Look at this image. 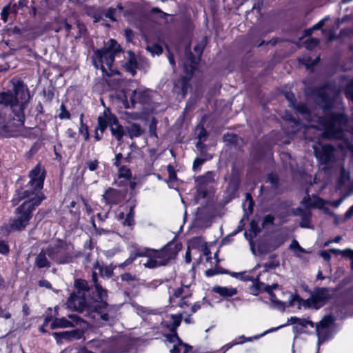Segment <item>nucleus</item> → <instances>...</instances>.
I'll list each match as a JSON object with an SVG mask.
<instances>
[{
  "label": "nucleus",
  "instance_id": "nucleus-1",
  "mask_svg": "<svg viewBox=\"0 0 353 353\" xmlns=\"http://www.w3.org/2000/svg\"><path fill=\"white\" fill-rule=\"evenodd\" d=\"M29 99V94L24 84L19 81L14 85V94L9 92L0 93V104L6 106L3 111L11 114L14 113L17 117L18 124L23 125V114L24 106Z\"/></svg>",
  "mask_w": 353,
  "mask_h": 353
},
{
  "label": "nucleus",
  "instance_id": "nucleus-2",
  "mask_svg": "<svg viewBox=\"0 0 353 353\" xmlns=\"http://www.w3.org/2000/svg\"><path fill=\"white\" fill-rule=\"evenodd\" d=\"M30 181L26 186L18 192L20 199H26L24 202H30L32 206H38L45 199L41 190L43 186L45 172L40 165H36L29 173Z\"/></svg>",
  "mask_w": 353,
  "mask_h": 353
},
{
  "label": "nucleus",
  "instance_id": "nucleus-3",
  "mask_svg": "<svg viewBox=\"0 0 353 353\" xmlns=\"http://www.w3.org/2000/svg\"><path fill=\"white\" fill-rule=\"evenodd\" d=\"M121 51L120 45L114 39H110L103 48L97 50L92 56V62L96 68H100L107 76L117 74L118 71L113 68L114 57Z\"/></svg>",
  "mask_w": 353,
  "mask_h": 353
},
{
  "label": "nucleus",
  "instance_id": "nucleus-4",
  "mask_svg": "<svg viewBox=\"0 0 353 353\" xmlns=\"http://www.w3.org/2000/svg\"><path fill=\"white\" fill-rule=\"evenodd\" d=\"M180 249V245L174 242L168 243L160 250L152 249L150 259H147L143 265L146 268H156L166 265L170 260L175 258Z\"/></svg>",
  "mask_w": 353,
  "mask_h": 353
},
{
  "label": "nucleus",
  "instance_id": "nucleus-5",
  "mask_svg": "<svg viewBox=\"0 0 353 353\" xmlns=\"http://www.w3.org/2000/svg\"><path fill=\"white\" fill-rule=\"evenodd\" d=\"M347 122V117L342 114H331L325 125L324 136L327 139H345V130Z\"/></svg>",
  "mask_w": 353,
  "mask_h": 353
},
{
  "label": "nucleus",
  "instance_id": "nucleus-6",
  "mask_svg": "<svg viewBox=\"0 0 353 353\" xmlns=\"http://www.w3.org/2000/svg\"><path fill=\"white\" fill-rule=\"evenodd\" d=\"M48 257L58 264L69 263L73 260L70 245L63 241H57L47 247Z\"/></svg>",
  "mask_w": 353,
  "mask_h": 353
},
{
  "label": "nucleus",
  "instance_id": "nucleus-7",
  "mask_svg": "<svg viewBox=\"0 0 353 353\" xmlns=\"http://www.w3.org/2000/svg\"><path fill=\"white\" fill-rule=\"evenodd\" d=\"M95 297L93 296L87 299L86 296L77 294H71L68 298L66 305L67 307L72 310L79 312H85V316H88L91 310L96 309L97 305H94Z\"/></svg>",
  "mask_w": 353,
  "mask_h": 353
},
{
  "label": "nucleus",
  "instance_id": "nucleus-8",
  "mask_svg": "<svg viewBox=\"0 0 353 353\" xmlns=\"http://www.w3.org/2000/svg\"><path fill=\"white\" fill-rule=\"evenodd\" d=\"M35 207L30 202H23L16 209L17 218L10 223V229L12 230H23L28 224L32 217V212Z\"/></svg>",
  "mask_w": 353,
  "mask_h": 353
},
{
  "label": "nucleus",
  "instance_id": "nucleus-9",
  "mask_svg": "<svg viewBox=\"0 0 353 353\" xmlns=\"http://www.w3.org/2000/svg\"><path fill=\"white\" fill-rule=\"evenodd\" d=\"M97 298L94 299V305H97L96 309L91 310L89 312L88 317L93 320H97L99 319L108 321L109 320V315L107 313H104L102 310L105 309L108 304L105 301L107 297V292L102 288L101 286H97Z\"/></svg>",
  "mask_w": 353,
  "mask_h": 353
},
{
  "label": "nucleus",
  "instance_id": "nucleus-10",
  "mask_svg": "<svg viewBox=\"0 0 353 353\" xmlns=\"http://www.w3.org/2000/svg\"><path fill=\"white\" fill-rule=\"evenodd\" d=\"M186 61L184 63V70L188 77H182L177 83V85L181 87V92L185 95L189 87V81L193 74L194 70L196 68L198 61L196 60L194 54L190 52V47L185 50Z\"/></svg>",
  "mask_w": 353,
  "mask_h": 353
},
{
  "label": "nucleus",
  "instance_id": "nucleus-11",
  "mask_svg": "<svg viewBox=\"0 0 353 353\" xmlns=\"http://www.w3.org/2000/svg\"><path fill=\"white\" fill-rule=\"evenodd\" d=\"M313 149L321 164H329L335 161V149L331 145L316 143L313 145Z\"/></svg>",
  "mask_w": 353,
  "mask_h": 353
},
{
  "label": "nucleus",
  "instance_id": "nucleus-12",
  "mask_svg": "<svg viewBox=\"0 0 353 353\" xmlns=\"http://www.w3.org/2000/svg\"><path fill=\"white\" fill-rule=\"evenodd\" d=\"M17 117L11 118V114L0 112V137H10L14 135L15 128L22 125L18 124Z\"/></svg>",
  "mask_w": 353,
  "mask_h": 353
},
{
  "label": "nucleus",
  "instance_id": "nucleus-13",
  "mask_svg": "<svg viewBox=\"0 0 353 353\" xmlns=\"http://www.w3.org/2000/svg\"><path fill=\"white\" fill-rule=\"evenodd\" d=\"M331 298L330 291L327 288H317L312 296L307 299L306 303L309 307L316 309L323 305Z\"/></svg>",
  "mask_w": 353,
  "mask_h": 353
},
{
  "label": "nucleus",
  "instance_id": "nucleus-14",
  "mask_svg": "<svg viewBox=\"0 0 353 353\" xmlns=\"http://www.w3.org/2000/svg\"><path fill=\"white\" fill-rule=\"evenodd\" d=\"M316 102L320 104L323 108L329 109L332 105V97L333 93L331 92L330 87L325 85L318 88L314 91Z\"/></svg>",
  "mask_w": 353,
  "mask_h": 353
},
{
  "label": "nucleus",
  "instance_id": "nucleus-15",
  "mask_svg": "<svg viewBox=\"0 0 353 353\" xmlns=\"http://www.w3.org/2000/svg\"><path fill=\"white\" fill-rule=\"evenodd\" d=\"M152 92L148 89H143L139 88L134 90L130 96L131 107L134 108L136 103H140L142 105L148 104L151 99ZM125 108H130L129 105H126Z\"/></svg>",
  "mask_w": 353,
  "mask_h": 353
},
{
  "label": "nucleus",
  "instance_id": "nucleus-16",
  "mask_svg": "<svg viewBox=\"0 0 353 353\" xmlns=\"http://www.w3.org/2000/svg\"><path fill=\"white\" fill-rule=\"evenodd\" d=\"M66 317L56 318L51 323V328L73 327L81 323L83 320L77 314H69Z\"/></svg>",
  "mask_w": 353,
  "mask_h": 353
},
{
  "label": "nucleus",
  "instance_id": "nucleus-17",
  "mask_svg": "<svg viewBox=\"0 0 353 353\" xmlns=\"http://www.w3.org/2000/svg\"><path fill=\"white\" fill-rule=\"evenodd\" d=\"M53 336L58 343L62 340L70 341L72 339H80L83 336V332L79 329L70 331H63L53 333Z\"/></svg>",
  "mask_w": 353,
  "mask_h": 353
},
{
  "label": "nucleus",
  "instance_id": "nucleus-18",
  "mask_svg": "<svg viewBox=\"0 0 353 353\" xmlns=\"http://www.w3.org/2000/svg\"><path fill=\"white\" fill-rule=\"evenodd\" d=\"M103 198L106 204L115 205L122 200L123 195L121 191L110 188L105 191Z\"/></svg>",
  "mask_w": 353,
  "mask_h": 353
},
{
  "label": "nucleus",
  "instance_id": "nucleus-19",
  "mask_svg": "<svg viewBox=\"0 0 353 353\" xmlns=\"http://www.w3.org/2000/svg\"><path fill=\"white\" fill-rule=\"evenodd\" d=\"M152 249L147 248H137L130 253V256L119 266L124 267L132 263L137 257L145 256L150 259V255Z\"/></svg>",
  "mask_w": 353,
  "mask_h": 353
},
{
  "label": "nucleus",
  "instance_id": "nucleus-20",
  "mask_svg": "<svg viewBox=\"0 0 353 353\" xmlns=\"http://www.w3.org/2000/svg\"><path fill=\"white\" fill-rule=\"evenodd\" d=\"M294 214L299 216L301 218V221L300 222V226L303 228H310V219H311V212L307 208H297L294 210Z\"/></svg>",
  "mask_w": 353,
  "mask_h": 353
},
{
  "label": "nucleus",
  "instance_id": "nucleus-21",
  "mask_svg": "<svg viewBox=\"0 0 353 353\" xmlns=\"http://www.w3.org/2000/svg\"><path fill=\"white\" fill-rule=\"evenodd\" d=\"M48 256V251L47 248L42 249L35 257L34 265L39 269L49 268L51 266V262Z\"/></svg>",
  "mask_w": 353,
  "mask_h": 353
},
{
  "label": "nucleus",
  "instance_id": "nucleus-22",
  "mask_svg": "<svg viewBox=\"0 0 353 353\" xmlns=\"http://www.w3.org/2000/svg\"><path fill=\"white\" fill-rule=\"evenodd\" d=\"M353 215V205L345 214V219H349ZM332 252L338 253L340 252L343 256L348 257L351 259V269L353 270V250L347 248L343 250H339L336 249H332L330 250Z\"/></svg>",
  "mask_w": 353,
  "mask_h": 353
},
{
  "label": "nucleus",
  "instance_id": "nucleus-23",
  "mask_svg": "<svg viewBox=\"0 0 353 353\" xmlns=\"http://www.w3.org/2000/svg\"><path fill=\"white\" fill-rule=\"evenodd\" d=\"M128 59L127 61L124 63L123 66L126 71L130 72L132 76L136 74V70L137 68V62L135 58L134 54L131 52H128Z\"/></svg>",
  "mask_w": 353,
  "mask_h": 353
},
{
  "label": "nucleus",
  "instance_id": "nucleus-24",
  "mask_svg": "<svg viewBox=\"0 0 353 353\" xmlns=\"http://www.w3.org/2000/svg\"><path fill=\"white\" fill-rule=\"evenodd\" d=\"M75 290L72 294H77L86 296L89 294V287L88 283L83 279H77L74 281Z\"/></svg>",
  "mask_w": 353,
  "mask_h": 353
},
{
  "label": "nucleus",
  "instance_id": "nucleus-25",
  "mask_svg": "<svg viewBox=\"0 0 353 353\" xmlns=\"http://www.w3.org/2000/svg\"><path fill=\"white\" fill-rule=\"evenodd\" d=\"M125 131L131 139L139 137L143 133V130L141 129L139 124L135 123H129L128 126L125 127Z\"/></svg>",
  "mask_w": 353,
  "mask_h": 353
},
{
  "label": "nucleus",
  "instance_id": "nucleus-26",
  "mask_svg": "<svg viewBox=\"0 0 353 353\" xmlns=\"http://www.w3.org/2000/svg\"><path fill=\"white\" fill-rule=\"evenodd\" d=\"M212 291L224 297H230L237 294L236 288L232 287L214 286Z\"/></svg>",
  "mask_w": 353,
  "mask_h": 353
},
{
  "label": "nucleus",
  "instance_id": "nucleus-27",
  "mask_svg": "<svg viewBox=\"0 0 353 353\" xmlns=\"http://www.w3.org/2000/svg\"><path fill=\"white\" fill-rule=\"evenodd\" d=\"M334 321L332 316H325L316 325V332L320 337L323 332L324 329L327 328Z\"/></svg>",
  "mask_w": 353,
  "mask_h": 353
},
{
  "label": "nucleus",
  "instance_id": "nucleus-28",
  "mask_svg": "<svg viewBox=\"0 0 353 353\" xmlns=\"http://www.w3.org/2000/svg\"><path fill=\"white\" fill-rule=\"evenodd\" d=\"M17 3H14L12 5H8L5 6L1 12V19L4 22H7L8 17L10 13L17 14Z\"/></svg>",
  "mask_w": 353,
  "mask_h": 353
},
{
  "label": "nucleus",
  "instance_id": "nucleus-29",
  "mask_svg": "<svg viewBox=\"0 0 353 353\" xmlns=\"http://www.w3.org/2000/svg\"><path fill=\"white\" fill-rule=\"evenodd\" d=\"M265 283L259 282V278H257L253 281V283L249 288L250 294L256 296L259 294L260 292H261L262 290L263 291Z\"/></svg>",
  "mask_w": 353,
  "mask_h": 353
},
{
  "label": "nucleus",
  "instance_id": "nucleus-30",
  "mask_svg": "<svg viewBox=\"0 0 353 353\" xmlns=\"http://www.w3.org/2000/svg\"><path fill=\"white\" fill-rule=\"evenodd\" d=\"M254 201L250 193H246L245 199L243 203V207L246 214H252L253 212Z\"/></svg>",
  "mask_w": 353,
  "mask_h": 353
},
{
  "label": "nucleus",
  "instance_id": "nucleus-31",
  "mask_svg": "<svg viewBox=\"0 0 353 353\" xmlns=\"http://www.w3.org/2000/svg\"><path fill=\"white\" fill-rule=\"evenodd\" d=\"M215 173L208 172L205 175L199 176L196 181L201 184H208L214 181Z\"/></svg>",
  "mask_w": 353,
  "mask_h": 353
},
{
  "label": "nucleus",
  "instance_id": "nucleus-32",
  "mask_svg": "<svg viewBox=\"0 0 353 353\" xmlns=\"http://www.w3.org/2000/svg\"><path fill=\"white\" fill-rule=\"evenodd\" d=\"M290 324H298L302 327H305L307 325H313V323L309 320L305 319H300L296 316H292L288 320Z\"/></svg>",
  "mask_w": 353,
  "mask_h": 353
},
{
  "label": "nucleus",
  "instance_id": "nucleus-33",
  "mask_svg": "<svg viewBox=\"0 0 353 353\" xmlns=\"http://www.w3.org/2000/svg\"><path fill=\"white\" fill-rule=\"evenodd\" d=\"M110 130L112 132V134L118 140L121 141L122 137L124 135V130L123 127L118 124L116 125H112L110 126Z\"/></svg>",
  "mask_w": 353,
  "mask_h": 353
},
{
  "label": "nucleus",
  "instance_id": "nucleus-34",
  "mask_svg": "<svg viewBox=\"0 0 353 353\" xmlns=\"http://www.w3.org/2000/svg\"><path fill=\"white\" fill-rule=\"evenodd\" d=\"M292 108H294L299 114L303 115V117L305 119H307V120L310 119L309 110L305 104H303V103L298 104V105L295 104L294 106H293Z\"/></svg>",
  "mask_w": 353,
  "mask_h": 353
},
{
  "label": "nucleus",
  "instance_id": "nucleus-35",
  "mask_svg": "<svg viewBox=\"0 0 353 353\" xmlns=\"http://www.w3.org/2000/svg\"><path fill=\"white\" fill-rule=\"evenodd\" d=\"M103 115L108 120V123L110 126L119 124L118 119L116 116L112 114L108 109L103 111Z\"/></svg>",
  "mask_w": 353,
  "mask_h": 353
},
{
  "label": "nucleus",
  "instance_id": "nucleus-36",
  "mask_svg": "<svg viewBox=\"0 0 353 353\" xmlns=\"http://www.w3.org/2000/svg\"><path fill=\"white\" fill-rule=\"evenodd\" d=\"M190 298V295H185L181 299L179 303V306L183 309V312L186 314L189 312L190 307L192 304V303L189 301Z\"/></svg>",
  "mask_w": 353,
  "mask_h": 353
},
{
  "label": "nucleus",
  "instance_id": "nucleus-37",
  "mask_svg": "<svg viewBox=\"0 0 353 353\" xmlns=\"http://www.w3.org/2000/svg\"><path fill=\"white\" fill-rule=\"evenodd\" d=\"M103 15L110 19L112 21H117V17L119 15L117 13V8H109L107 10H104Z\"/></svg>",
  "mask_w": 353,
  "mask_h": 353
},
{
  "label": "nucleus",
  "instance_id": "nucleus-38",
  "mask_svg": "<svg viewBox=\"0 0 353 353\" xmlns=\"http://www.w3.org/2000/svg\"><path fill=\"white\" fill-rule=\"evenodd\" d=\"M267 293L269 294L270 299L274 306L277 307L278 308H285V307L286 306V303L285 302L278 300L276 299L275 294L273 292Z\"/></svg>",
  "mask_w": 353,
  "mask_h": 353
},
{
  "label": "nucleus",
  "instance_id": "nucleus-39",
  "mask_svg": "<svg viewBox=\"0 0 353 353\" xmlns=\"http://www.w3.org/2000/svg\"><path fill=\"white\" fill-rule=\"evenodd\" d=\"M108 125V123L106 117H105L103 114L101 115L98 118V126L97 128V130H99L102 134L106 129Z\"/></svg>",
  "mask_w": 353,
  "mask_h": 353
},
{
  "label": "nucleus",
  "instance_id": "nucleus-40",
  "mask_svg": "<svg viewBox=\"0 0 353 353\" xmlns=\"http://www.w3.org/2000/svg\"><path fill=\"white\" fill-rule=\"evenodd\" d=\"M146 49L148 52H150L152 55L157 54L159 55L163 52V48L158 44H152L148 45L146 47Z\"/></svg>",
  "mask_w": 353,
  "mask_h": 353
},
{
  "label": "nucleus",
  "instance_id": "nucleus-41",
  "mask_svg": "<svg viewBox=\"0 0 353 353\" xmlns=\"http://www.w3.org/2000/svg\"><path fill=\"white\" fill-rule=\"evenodd\" d=\"M171 333L167 336V339L169 342L173 343H179V345H183L182 341L178 336L176 331L170 330Z\"/></svg>",
  "mask_w": 353,
  "mask_h": 353
},
{
  "label": "nucleus",
  "instance_id": "nucleus-42",
  "mask_svg": "<svg viewBox=\"0 0 353 353\" xmlns=\"http://www.w3.org/2000/svg\"><path fill=\"white\" fill-rule=\"evenodd\" d=\"M83 115L81 114V117H80L81 125L79 128V132L80 134H81L82 135L84 136L85 140H88L89 138L88 128L86 125L83 124Z\"/></svg>",
  "mask_w": 353,
  "mask_h": 353
},
{
  "label": "nucleus",
  "instance_id": "nucleus-43",
  "mask_svg": "<svg viewBox=\"0 0 353 353\" xmlns=\"http://www.w3.org/2000/svg\"><path fill=\"white\" fill-rule=\"evenodd\" d=\"M119 177L130 179L131 177V171L126 166H121L119 170Z\"/></svg>",
  "mask_w": 353,
  "mask_h": 353
},
{
  "label": "nucleus",
  "instance_id": "nucleus-44",
  "mask_svg": "<svg viewBox=\"0 0 353 353\" xmlns=\"http://www.w3.org/2000/svg\"><path fill=\"white\" fill-rule=\"evenodd\" d=\"M105 343L104 340L102 339H93L88 342V344L90 345L92 347L101 349Z\"/></svg>",
  "mask_w": 353,
  "mask_h": 353
},
{
  "label": "nucleus",
  "instance_id": "nucleus-45",
  "mask_svg": "<svg viewBox=\"0 0 353 353\" xmlns=\"http://www.w3.org/2000/svg\"><path fill=\"white\" fill-rule=\"evenodd\" d=\"M346 97L353 102V81H350L345 90Z\"/></svg>",
  "mask_w": 353,
  "mask_h": 353
},
{
  "label": "nucleus",
  "instance_id": "nucleus-46",
  "mask_svg": "<svg viewBox=\"0 0 353 353\" xmlns=\"http://www.w3.org/2000/svg\"><path fill=\"white\" fill-rule=\"evenodd\" d=\"M99 270L102 276L110 278L113 274V270L110 266L100 268Z\"/></svg>",
  "mask_w": 353,
  "mask_h": 353
},
{
  "label": "nucleus",
  "instance_id": "nucleus-47",
  "mask_svg": "<svg viewBox=\"0 0 353 353\" xmlns=\"http://www.w3.org/2000/svg\"><path fill=\"white\" fill-rule=\"evenodd\" d=\"M134 213V207H131L129 210V212L127 215V217L125 218V219L124 221V225L130 226L134 223V219H133Z\"/></svg>",
  "mask_w": 353,
  "mask_h": 353
},
{
  "label": "nucleus",
  "instance_id": "nucleus-48",
  "mask_svg": "<svg viewBox=\"0 0 353 353\" xmlns=\"http://www.w3.org/2000/svg\"><path fill=\"white\" fill-rule=\"evenodd\" d=\"M180 346H183L185 348L183 353H187L191 347L185 343H183V345L174 344L173 348L170 350V353H179L181 351Z\"/></svg>",
  "mask_w": 353,
  "mask_h": 353
},
{
  "label": "nucleus",
  "instance_id": "nucleus-49",
  "mask_svg": "<svg viewBox=\"0 0 353 353\" xmlns=\"http://www.w3.org/2000/svg\"><path fill=\"white\" fill-rule=\"evenodd\" d=\"M172 319L173 320L172 327L170 330L172 331H176V328L180 325L181 322V314L176 316V315H172Z\"/></svg>",
  "mask_w": 353,
  "mask_h": 353
},
{
  "label": "nucleus",
  "instance_id": "nucleus-50",
  "mask_svg": "<svg viewBox=\"0 0 353 353\" xmlns=\"http://www.w3.org/2000/svg\"><path fill=\"white\" fill-rule=\"evenodd\" d=\"M60 111H61V112L59 113V117L61 119H70V114L66 110L65 105L63 103L60 106Z\"/></svg>",
  "mask_w": 353,
  "mask_h": 353
},
{
  "label": "nucleus",
  "instance_id": "nucleus-51",
  "mask_svg": "<svg viewBox=\"0 0 353 353\" xmlns=\"http://www.w3.org/2000/svg\"><path fill=\"white\" fill-rule=\"evenodd\" d=\"M231 276L243 281H251L252 276L246 274L245 272H232Z\"/></svg>",
  "mask_w": 353,
  "mask_h": 353
},
{
  "label": "nucleus",
  "instance_id": "nucleus-52",
  "mask_svg": "<svg viewBox=\"0 0 353 353\" xmlns=\"http://www.w3.org/2000/svg\"><path fill=\"white\" fill-rule=\"evenodd\" d=\"M199 132L198 133V139L199 141L196 143V147H199V145L204 141L207 137V131L203 128H200L199 129Z\"/></svg>",
  "mask_w": 353,
  "mask_h": 353
},
{
  "label": "nucleus",
  "instance_id": "nucleus-53",
  "mask_svg": "<svg viewBox=\"0 0 353 353\" xmlns=\"http://www.w3.org/2000/svg\"><path fill=\"white\" fill-rule=\"evenodd\" d=\"M319 43V39L316 38L308 39L305 42V47L308 49H313Z\"/></svg>",
  "mask_w": 353,
  "mask_h": 353
},
{
  "label": "nucleus",
  "instance_id": "nucleus-54",
  "mask_svg": "<svg viewBox=\"0 0 353 353\" xmlns=\"http://www.w3.org/2000/svg\"><path fill=\"white\" fill-rule=\"evenodd\" d=\"M86 168L90 171H94L98 168L99 161L97 160L88 161L86 162Z\"/></svg>",
  "mask_w": 353,
  "mask_h": 353
},
{
  "label": "nucleus",
  "instance_id": "nucleus-55",
  "mask_svg": "<svg viewBox=\"0 0 353 353\" xmlns=\"http://www.w3.org/2000/svg\"><path fill=\"white\" fill-rule=\"evenodd\" d=\"M323 33L329 41H332L336 39V34L332 30H323Z\"/></svg>",
  "mask_w": 353,
  "mask_h": 353
},
{
  "label": "nucleus",
  "instance_id": "nucleus-56",
  "mask_svg": "<svg viewBox=\"0 0 353 353\" xmlns=\"http://www.w3.org/2000/svg\"><path fill=\"white\" fill-rule=\"evenodd\" d=\"M274 220V217L272 215L268 214V215L265 216L263 219V223H262L263 226L273 224Z\"/></svg>",
  "mask_w": 353,
  "mask_h": 353
},
{
  "label": "nucleus",
  "instance_id": "nucleus-57",
  "mask_svg": "<svg viewBox=\"0 0 353 353\" xmlns=\"http://www.w3.org/2000/svg\"><path fill=\"white\" fill-rule=\"evenodd\" d=\"M9 252V248L8 245L6 244V243L0 239V253L3 254H6L8 253Z\"/></svg>",
  "mask_w": 353,
  "mask_h": 353
},
{
  "label": "nucleus",
  "instance_id": "nucleus-58",
  "mask_svg": "<svg viewBox=\"0 0 353 353\" xmlns=\"http://www.w3.org/2000/svg\"><path fill=\"white\" fill-rule=\"evenodd\" d=\"M327 20V18H324V19H321L320 21H319L316 24L313 26V27L311 29L308 30L307 31L309 32V33H310L312 32V30H313L320 29L321 27H323L325 25V23Z\"/></svg>",
  "mask_w": 353,
  "mask_h": 353
},
{
  "label": "nucleus",
  "instance_id": "nucleus-59",
  "mask_svg": "<svg viewBox=\"0 0 353 353\" xmlns=\"http://www.w3.org/2000/svg\"><path fill=\"white\" fill-rule=\"evenodd\" d=\"M285 98L288 99V101L290 102V106L291 107H293L294 106V105L296 104L295 103V99H294V95L293 93L292 92H286L285 94Z\"/></svg>",
  "mask_w": 353,
  "mask_h": 353
},
{
  "label": "nucleus",
  "instance_id": "nucleus-60",
  "mask_svg": "<svg viewBox=\"0 0 353 353\" xmlns=\"http://www.w3.org/2000/svg\"><path fill=\"white\" fill-rule=\"evenodd\" d=\"M268 181H270V183L274 187H276L278 184V181H279L278 177L273 174L268 175Z\"/></svg>",
  "mask_w": 353,
  "mask_h": 353
},
{
  "label": "nucleus",
  "instance_id": "nucleus-61",
  "mask_svg": "<svg viewBox=\"0 0 353 353\" xmlns=\"http://www.w3.org/2000/svg\"><path fill=\"white\" fill-rule=\"evenodd\" d=\"M201 307V305L199 302L194 303V304H191V306L190 307L189 312L188 313L189 315H191L194 313H195L197 310H199Z\"/></svg>",
  "mask_w": 353,
  "mask_h": 353
},
{
  "label": "nucleus",
  "instance_id": "nucleus-62",
  "mask_svg": "<svg viewBox=\"0 0 353 353\" xmlns=\"http://www.w3.org/2000/svg\"><path fill=\"white\" fill-rule=\"evenodd\" d=\"M124 33H125V37L126 41L128 42L132 41L133 37H134L132 30L130 29H125L124 30Z\"/></svg>",
  "mask_w": 353,
  "mask_h": 353
},
{
  "label": "nucleus",
  "instance_id": "nucleus-63",
  "mask_svg": "<svg viewBox=\"0 0 353 353\" xmlns=\"http://www.w3.org/2000/svg\"><path fill=\"white\" fill-rule=\"evenodd\" d=\"M65 134H66L67 137L70 139H72L74 140H76L77 139V134L76 133V132L74 130H73L71 128H68L66 130Z\"/></svg>",
  "mask_w": 353,
  "mask_h": 353
},
{
  "label": "nucleus",
  "instance_id": "nucleus-64",
  "mask_svg": "<svg viewBox=\"0 0 353 353\" xmlns=\"http://www.w3.org/2000/svg\"><path fill=\"white\" fill-rule=\"evenodd\" d=\"M224 140L230 143H236L237 136L236 134H227L224 136Z\"/></svg>",
  "mask_w": 353,
  "mask_h": 353
}]
</instances>
